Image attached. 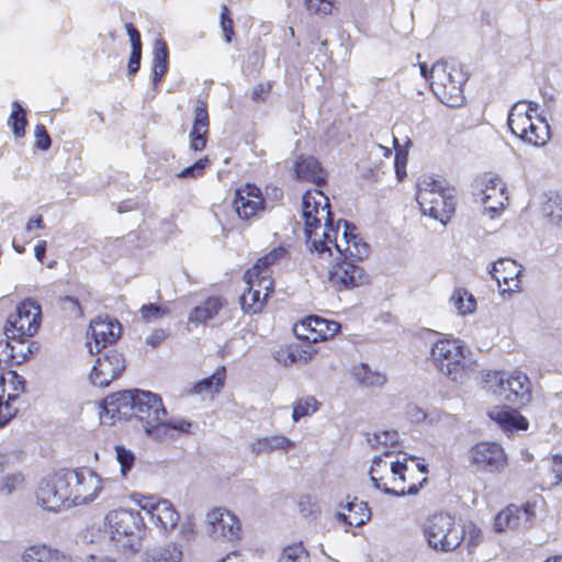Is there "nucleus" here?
Returning a JSON list of instances; mask_svg holds the SVG:
<instances>
[{
    "mask_svg": "<svg viewBox=\"0 0 562 562\" xmlns=\"http://www.w3.org/2000/svg\"><path fill=\"white\" fill-rule=\"evenodd\" d=\"M537 109L538 104L535 102H529L528 105L524 102H517L512 106L507 116V125L515 136L520 139L527 136L526 131L532 125L530 112H536Z\"/></svg>",
    "mask_w": 562,
    "mask_h": 562,
    "instance_id": "nucleus-22",
    "label": "nucleus"
},
{
    "mask_svg": "<svg viewBox=\"0 0 562 562\" xmlns=\"http://www.w3.org/2000/svg\"><path fill=\"white\" fill-rule=\"evenodd\" d=\"M487 415L506 432L526 430L528 428L527 418L516 408L507 407L506 405L493 407Z\"/></svg>",
    "mask_w": 562,
    "mask_h": 562,
    "instance_id": "nucleus-25",
    "label": "nucleus"
},
{
    "mask_svg": "<svg viewBox=\"0 0 562 562\" xmlns=\"http://www.w3.org/2000/svg\"><path fill=\"white\" fill-rule=\"evenodd\" d=\"M259 297H260L259 290L252 291L251 289H249L248 294H244L241 296L243 308L246 310V305L248 304L249 308H251L252 312L256 313L260 308V306L258 305Z\"/></svg>",
    "mask_w": 562,
    "mask_h": 562,
    "instance_id": "nucleus-59",
    "label": "nucleus"
},
{
    "mask_svg": "<svg viewBox=\"0 0 562 562\" xmlns=\"http://www.w3.org/2000/svg\"><path fill=\"white\" fill-rule=\"evenodd\" d=\"M153 64H169V48L162 38H157L154 43Z\"/></svg>",
    "mask_w": 562,
    "mask_h": 562,
    "instance_id": "nucleus-52",
    "label": "nucleus"
},
{
    "mask_svg": "<svg viewBox=\"0 0 562 562\" xmlns=\"http://www.w3.org/2000/svg\"><path fill=\"white\" fill-rule=\"evenodd\" d=\"M233 205L239 218L250 220L263 209L265 200L257 186L247 183L236 190Z\"/></svg>",
    "mask_w": 562,
    "mask_h": 562,
    "instance_id": "nucleus-18",
    "label": "nucleus"
},
{
    "mask_svg": "<svg viewBox=\"0 0 562 562\" xmlns=\"http://www.w3.org/2000/svg\"><path fill=\"white\" fill-rule=\"evenodd\" d=\"M42 319L40 304L32 299L21 302L14 313L10 314L4 326V334L9 339L31 338L34 336Z\"/></svg>",
    "mask_w": 562,
    "mask_h": 562,
    "instance_id": "nucleus-9",
    "label": "nucleus"
},
{
    "mask_svg": "<svg viewBox=\"0 0 562 562\" xmlns=\"http://www.w3.org/2000/svg\"><path fill=\"white\" fill-rule=\"evenodd\" d=\"M492 191L493 192L499 191L501 194H503L505 191V186L502 183L501 179L497 177L488 179L487 183L485 184V190L483 191V196L481 199L482 203L484 204V206L486 209H488L491 211H496V207L487 205L488 200L492 198V193H490Z\"/></svg>",
    "mask_w": 562,
    "mask_h": 562,
    "instance_id": "nucleus-49",
    "label": "nucleus"
},
{
    "mask_svg": "<svg viewBox=\"0 0 562 562\" xmlns=\"http://www.w3.org/2000/svg\"><path fill=\"white\" fill-rule=\"evenodd\" d=\"M227 514H232L231 512L222 508H214L206 515V521L210 526L209 533L211 536H216L218 532V521H224V518Z\"/></svg>",
    "mask_w": 562,
    "mask_h": 562,
    "instance_id": "nucleus-53",
    "label": "nucleus"
},
{
    "mask_svg": "<svg viewBox=\"0 0 562 562\" xmlns=\"http://www.w3.org/2000/svg\"><path fill=\"white\" fill-rule=\"evenodd\" d=\"M351 519L349 521V526L360 527L364 525L367 521H369L371 513L370 508L368 507V504L366 503V510H352L351 512Z\"/></svg>",
    "mask_w": 562,
    "mask_h": 562,
    "instance_id": "nucleus-58",
    "label": "nucleus"
},
{
    "mask_svg": "<svg viewBox=\"0 0 562 562\" xmlns=\"http://www.w3.org/2000/svg\"><path fill=\"white\" fill-rule=\"evenodd\" d=\"M220 20L224 40L226 43H231L234 35V22L231 18L229 9L226 5L222 7Z\"/></svg>",
    "mask_w": 562,
    "mask_h": 562,
    "instance_id": "nucleus-51",
    "label": "nucleus"
},
{
    "mask_svg": "<svg viewBox=\"0 0 562 562\" xmlns=\"http://www.w3.org/2000/svg\"><path fill=\"white\" fill-rule=\"evenodd\" d=\"M115 452H116V460L121 467V474L123 476H126L127 473L134 467L135 456L130 449H126L124 446H116Z\"/></svg>",
    "mask_w": 562,
    "mask_h": 562,
    "instance_id": "nucleus-45",
    "label": "nucleus"
},
{
    "mask_svg": "<svg viewBox=\"0 0 562 562\" xmlns=\"http://www.w3.org/2000/svg\"><path fill=\"white\" fill-rule=\"evenodd\" d=\"M273 359L284 367L292 366L301 360L307 361V352L297 346L280 347L272 351Z\"/></svg>",
    "mask_w": 562,
    "mask_h": 562,
    "instance_id": "nucleus-34",
    "label": "nucleus"
},
{
    "mask_svg": "<svg viewBox=\"0 0 562 562\" xmlns=\"http://www.w3.org/2000/svg\"><path fill=\"white\" fill-rule=\"evenodd\" d=\"M142 509L146 510L165 531L172 530L179 521V514L171 502L165 498L155 501L154 497H147L142 504Z\"/></svg>",
    "mask_w": 562,
    "mask_h": 562,
    "instance_id": "nucleus-21",
    "label": "nucleus"
},
{
    "mask_svg": "<svg viewBox=\"0 0 562 562\" xmlns=\"http://www.w3.org/2000/svg\"><path fill=\"white\" fill-rule=\"evenodd\" d=\"M369 475H370V481L372 482L373 486L376 488V490H380L382 491L384 494L386 495H391V496H404V495H415L418 493V491L420 490L422 485L424 482L427 481L426 477L423 479V481L416 485V484H412L408 486L407 490L405 488H401L400 491L398 490H395V488H391L389 487L386 484H381V480L382 477L381 476H378L376 473L374 472H369Z\"/></svg>",
    "mask_w": 562,
    "mask_h": 562,
    "instance_id": "nucleus-38",
    "label": "nucleus"
},
{
    "mask_svg": "<svg viewBox=\"0 0 562 562\" xmlns=\"http://www.w3.org/2000/svg\"><path fill=\"white\" fill-rule=\"evenodd\" d=\"M12 341L13 349V363L20 364L29 359V357L38 350V344L30 341L27 338H15L10 339Z\"/></svg>",
    "mask_w": 562,
    "mask_h": 562,
    "instance_id": "nucleus-36",
    "label": "nucleus"
},
{
    "mask_svg": "<svg viewBox=\"0 0 562 562\" xmlns=\"http://www.w3.org/2000/svg\"><path fill=\"white\" fill-rule=\"evenodd\" d=\"M533 518L535 510L531 505L526 504L521 507L509 505L495 517L494 529L497 532H503L507 529H516L521 525L529 528Z\"/></svg>",
    "mask_w": 562,
    "mask_h": 562,
    "instance_id": "nucleus-19",
    "label": "nucleus"
},
{
    "mask_svg": "<svg viewBox=\"0 0 562 562\" xmlns=\"http://www.w3.org/2000/svg\"><path fill=\"white\" fill-rule=\"evenodd\" d=\"M464 347L453 338L438 339L431 347L430 361L434 367L451 381L461 378L465 367Z\"/></svg>",
    "mask_w": 562,
    "mask_h": 562,
    "instance_id": "nucleus-8",
    "label": "nucleus"
},
{
    "mask_svg": "<svg viewBox=\"0 0 562 562\" xmlns=\"http://www.w3.org/2000/svg\"><path fill=\"white\" fill-rule=\"evenodd\" d=\"M142 50H131V55L127 64L128 76H134L140 68Z\"/></svg>",
    "mask_w": 562,
    "mask_h": 562,
    "instance_id": "nucleus-61",
    "label": "nucleus"
},
{
    "mask_svg": "<svg viewBox=\"0 0 562 562\" xmlns=\"http://www.w3.org/2000/svg\"><path fill=\"white\" fill-rule=\"evenodd\" d=\"M551 471L554 474V485H560L562 483V456L555 454L551 460Z\"/></svg>",
    "mask_w": 562,
    "mask_h": 562,
    "instance_id": "nucleus-64",
    "label": "nucleus"
},
{
    "mask_svg": "<svg viewBox=\"0 0 562 562\" xmlns=\"http://www.w3.org/2000/svg\"><path fill=\"white\" fill-rule=\"evenodd\" d=\"M139 312L142 318L147 323L158 321L170 313L169 308L162 307L156 303L144 304Z\"/></svg>",
    "mask_w": 562,
    "mask_h": 562,
    "instance_id": "nucleus-44",
    "label": "nucleus"
},
{
    "mask_svg": "<svg viewBox=\"0 0 562 562\" xmlns=\"http://www.w3.org/2000/svg\"><path fill=\"white\" fill-rule=\"evenodd\" d=\"M430 86L436 94L448 97L447 104L454 106L462 102V87L468 80V74L462 67L449 65L445 60L436 61L430 69Z\"/></svg>",
    "mask_w": 562,
    "mask_h": 562,
    "instance_id": "nucleus-7",
    "label": "nucleus"
},
{
    "mask_svg": "<svg viewBox=\"0 0 562 562\" xmlns=\"http://www.w3.org/2000/svg\"><path fill=\"white\" fill-rule=\"evenodd\" d=\"M361 260L338 255L328 271V280L336 291L352 290L370 282L369 273L360 265Z\"/></svg>",
    "mask_w": 562,
    "mask_h": 562,
    "instance_id": "nucleus-10",
    "label": "nucleus"
},
{
    "mask_svg": "<svg viewBox=\"0 0 562 562\" xmlns=\"http://www.w3.org/2000/svg\"><path fill=\"white\" fill-rule=\"evenodd\" d=\"M293 171L297 180L311 181L317 186L326 182V172L313 156L300 155L294 162Z\"/></svg>",
    "mask_w": 562,
    "mask_h": 562,
    "instance_id": "nucleus-24",
    "label": "nucleus"
},
{
    "mask_svg": "<svg viewBox=\"0 0 562 562\" xmlns=\"http://www.w3.org/2000/svg\"><path fill=\"white\" fill-rule=\"evenodd\" d=\"M122 326L115 318L95 317L91 321L89 331L93 339V345L88 342L90 353H100L108 345L116 342L121 336Z\"/></svg>",
    "mask_w": 562,
    "mask_h": 562,
    "instance_id": "nucleus-17",
    "label": "nucleus"
},
{
    "mask_svg": "<svg viewBox=\"0 0 562 562\" xmlns=\"http://www.w3.org/2000/svg\"><path fill=\"white\" fill-rule=\"evenodd\" d=\"M209 113L206 102L198 100L194 108V120L192 130L189 134L190 148L194 151H200L205 147L206 134L209 132Z\"/></svg>",
    "mask_w": 562,
    "mask_h": 562,
    "instance_id": "nucleus-23",
    "label": "nucleus"
},
{
    "mask_svg": "<svg viewBox=\"0 0 562 562\" xmlns=\"http://www.w3.org/2000/svg\"><path fill=\"white\" fill-rule=\"evenodd\" d=\"M24 484V475L19 472H9L2 476L0 482V493H4L7 495H11L18 490H20Z\"/></svg>",
    "mask_w": 562,
    "mask_h": 562,
    "instance_id": "nucleus-41",
    "label": "nucleus"
},
{
    "mask_svg": "<svg viewBox=\"0 0 562 562\" xmlns=\"http://www.w3.org/2000/svg\"><path fill=\"white\" fill-rule=\"evenodd\" d=\"M35 145L38 149L46 151L52 146V138L43 124H37L34 131Z\"/></svg>",
    "mask_w": 562,
    "mask_h": 562,
    "instance_id": "nucleus-54",
    "label": "nucleus"
},
{
    "mask_svg": "<svg viewBox=\"0 0 562 562\" xmlns=\"http://www.w3.org/2000/svg\"><path fill=\"white\" fill-rule=\"evenodd\" d=\"M207 165H209V159L206 157L201 158V159L196 160L194 164H192L191 166H188L184 169H182L177 175V177L178 178H193V179L199 178L204 173V170L207 167Z\"/></svg>",
    "mask_w": 562,
    "mask_h": 562,
    "instance_id": "nucleus-50",
    "label": "nucleus"
},
{
    "mask_svg": "<svg viewBox=\"0 0 562 562\" xmlns=\"http://www.w3.org/2000/svg\"><path fill=\"white\" fill-rule=\"evenodd\" d=\"M288 255H289L288 249L284 246L280 245V246L273 248L271 251H269L263 257L259 258L252 269L256 271L257 277L265 278V276H262V274L266 272V270L270 266L286 258Z\"/></svg>",
    "mask_w": 562,
    "mask_h": 562,
    "instance_id": "nucleus-35",
    "label": "nucleus"
},
{
    "mask_svg": "<svg viewBox=\"0 0 562 562\" xmlns=\"http://www.w3.org/2000/svg\"><path fill=\"white\" fill-rule=\"evenodd\" d=\"M299 508L303 516H310L314 513L318 512L319 508L317 506V503L315 502L314 497L311 495H302L299 498Z\"/></svg>",
    "mask_w": 562,
    "mask_h": 562,
    "instance_id": "nucleus-56",
    "label": "nucleus"
},
{
    "mask_svg": "<svg viewBox=\"0 0 562 562\" xmlns=\"http://www.w3.org/2000/svg\"><path fill=\"white\" fill-rule=\"evenodd\" d=\"M240 524L237 517L233 514H227L224 518V522L221 525L220 530L215 538L223 537L228 540H235L239 538Z\"/></svg>",
    "mask_w": 562,
    "mask_h": 562,
    "instance_id": "nucleus-42",
    "label": "nucleus"
},
{
    "mask_svg": "<svg viewBox=\"0 0 562 562\" xmlns=\"http://www.w3.org/2000/svg\"><path fill=\"white\" fill-rule=\"evenodd\" d=\"M319 403L314 396H306L293 404L292 418L299 422L301 418L311 415L318 409Z\"/></svg>",
    "mask_w": 562,
    "mask_h": 562,
    "instance_id": "nucleus-39",
    "label": "nucleus"
},
{
    "mask_svg": "<svg viewBox=\"0 0 562 562\" xmlns=\"http://www.w3.org/2000/svg\"><path fill=\"white\" fill-rule=\"evenodd\" d=\"M69 482L65 477V469L44 477L36 492L37 503L47 510L58 512L61 507L69 508Z\"/></svg>",
    "mask_w": 562,
    "mask_h": 562,
    "instance_id": "nucleus-12",
    "label": "nucleus"
},
{
    "mask_svg": "<svg viewBox=\"0 0 562 562\" xmlns=\"http://www.w3.org/2000/svg\"><path fill=\"white\" fill-rule=\"evenodd\" d=\"M369 441L373 447L375 445L393 447L400 442V434L396 430H384L381 432H375L373 435V439H370Z\"/></svg>",
    "mask_w": 562,
    "mask_h": 562,
    "instance_id": "nucleus-48",
    "label": "nucleus"
},
{
    "mask_svg": "<svg viewBox=\"0 0 562 562\" xmlns=\"http://www.w3.org/2000/svg\"><path fill=\"white\" fill-rule=\"evenodd\" d=\"M225 378V367H221L212 375L196 382L193 386V393L201 395H213L214 393H220L224 386Z\"/></svg>",
    "mask_w": 562,
    "mask_h": 562,
    "instance_id": "nucleus-29",
    "label": "nucleus"
},
{
    "mask_svg": "<svg viewBox=\"0 0 562 562\" xmlns=\"http://www.w3.org/2000/svg\"><path fill=\"white\" fill-rule=\"evenodd\" d=\"M327 319L310 315L294 326V334L297 338L306 341H318L326 339Z\"/></svg>",
    "mask_w": 562,
    "mask_h": 562,
    "instance_id": "nucleus-26",
    "label": "nucleus"
},
{
    "mask_svg": "<svg viewBox=\"0 0 562 562\" xmlns=\"http://www.w3.org/2000/svg\"><path fill=\"white\" fill-rule=\"evenodd\" d=\"M293 445V441L288 437L276 435L257 439V441L251 445V450L256 454H261L269 453L273 450H288Z\"/></svg>",
    "mask_w": 562,
    "mask_h": 562,
    "instance_id": "nucleus-31",
    "label": "nucleus"
},
{
    "mask_svg": "<svg viewBox=\"0 0 562 562\" xmlns=\"http://www.w3.org/2000/svg\"><path fill=\"white\" fill-rule=\"evenodd\" d=\"M304 4L312 13L329 14L333 10L331 0H304Z\"/></svg>",
    "mask_w": 562,
    "mask_h": 562,
    "instance_id": "nucleus-55",
    "label": "nucleus"
},
{
    "mask_svg": "<svg viewBox=\"0 0 562 562\" xmlns=\"http://www.w3.org/2000/svg\"><path fill=\"white\" fill-rule=\"evenodd\" d=\"M279 562H310V555L302 542L285 547Z\"/></svg>",
    "mask_w": 562,
    "mask_h": 562,
    "instance_id": "nucleus-40",
    "label": "nucleus"
},
{
    "mask_svg": "<svg viewBox=\"0 0 562 562\" xmlns=\"http://www.w3.org/2000/svg\"><path fill=\"white\" fill-rule=\"evenodd\" d=\"M521 267L510 258H499L494 261L490 269V274L495 279L501 288L502 284L507 288L502 289L501 293H510L519 289L518 278L521 274Z\"/></svg>",
    "mask_w": 562,
    "mask_h": 562,
    "instance_id": "nucleus-20",
    "label": "nucleus"
},
{
    "mask_svg": "<svg viewBox=\"0 0 562 562\" xmlns=\"http://www.w3.org/2000/svg\"><path fill=\"white\" fill-rule=\"evenodd\" d=\"M23 562H74L72 558L64 551L45 544H34L25 549Z\"/></svg>",
    "mask_w": 562,
    "mask_h": 562,
    "instance_id": "nucleus-27",
    "label": "nucleus"
},
{
    "mask_svg": "<svg viewBox=\"0 0 562 562\" xmlns=\"http://www.w3.org/2000/svg\"><path fill=\"white\" fill-rule=\"evenodd\" d=\"M65 477L71 493L70 507L93 502L102 490L100 477L88 468L65 469Z\"/></svg>",
    "mask_w": 562,
    "mask_h": 562,
    "instance_id": "nucleus-11",
    "label": "nucleus"
},
{
    "mask_svg": "<svg viewBox=\"0 0 562 562\" xmlns=\"http://www.w3.org/2000/svg\"><path fill=\"white\" fill-rule=\"evenodd\" d=\"M125 30L130 37L132 49L142 50L143 44L139 31L132 23H126Z\"/></svg>",
    "mask_w": 562,
    "mask_h": 562,
    "instance_id": "nucleus-60",
    "label": "nucleus"
},
{
    "mask_svg": "<svg viewBox=\"0 0 562 562\" xmlns=\"http://www.w3.org/2000/svg\"><path fill=\"white\" fill-rule=\"evenodd\" d=\"M222 307L223 302L220 297H209L191 311L189 321L191 323H206L217 315Z\"/></svg>",
    "mask_w": 562,
    "mask_h": 562,
    "instance_id": "nucleus-30",
    "label": "nucleus"
},
{
    "mask_svg": "<svg viewBox=\"0 0 562 562\" xmlns=\"http://www.w3.org/2000/svg\"><path fill=\"white\" fill-rule=\"evenodd\" d=\"M470 464L477 471L487 473L502 472L507 464V456L503 447L496 442L482 441L469 450Z\"/></svg>",
    "mask_w": 562,
    "mask_h": 562,
    "instance_id": "nucleus-14",
    "label": "nucleus"
},
{
    "mask_svg": "<svg viewBox=\"0 0 562 562\" xmlns=\"http://www.w3.org/2000/svg\"><path fill=\"white\" fill-rule=\"evenodd\" d=\"M353 379L367 387H381L386 383V375L380 371H373L369 364L359 363L352 368Z\"/></svg>",
    "mask_w": 562,
    "mask_h": 562,
    "instance_id": "nucleus-28",
    "label": "nucleus"
},
{
    "mask_svg": "<svg viewBox=\"0 0 562 562\" xmlns=\"http://www.w3.org/2000/svg\"><path fill=\"white\" fill-rule=\"evenodd\" d=\"M526 133L527 136L521 140L533 146H542L550 138V126L543 117H537L536 122L532 120V125Z\"/></svg>",
    "mask_w": 562,
    "mask_h": 562,
    "instance_id": "nucleus-32",
    "label": "nucleus"
},
{
    "mask_svg": "<svg viewBox=\"0 0 562 562\" xmlns=\"http://www.w3.org/2000/svg\"><path fill=\"white\" fill-rule=\"evenodd\" d=\"M105 526L116 547L132 553L140 550L145 524L139 510H111L105 516Z\"/></svg>",
    "mask_w": 562,
    "mask_h": 562,
    "instance_id": "nucleus-4",
    "label": "nucleus"
},
{
    "mask_svg": "<svg viewBox=\"0 0 562 562\" xmlns=\"http://www.w3.org/2000/svg\"><path fill=\"white\" fill-rule=\"evenodd\" d=\"M9 383L11 385L12 391L14 392H24L25 391V379L20 375L16 371H9Z\"/></svg>",
    "mask_w": 562,
    "mask_h": 562,
    "instance_id": "nucleus-62",
    "label": "nucleus"
},
{
    "mask_svg": "<svg viewBox=\"0 0 562 562\" xmlns=\"http://www.w3.org/2000/svg\"><path fill=\"white\" fill-rule=\"evenodd\" d=\"M15 137H23L27 125L26 110L18 102H12V111L8 121Z\"/></svg>",
    "mask_w": 562,
    "mask_h": 562,
    "instance_id": "nucleus-37",
    "label": "nucleus"
},
{
    "mask_svg": "<svg viewBox=\"0 0 562 562\" xmlns=\"http://www.w3.org/2000/svg\"><path fill=\"white\" fill-rule=\"evenodd\" d=\"M482 383L484 389L508 405L520 407L531 400L529 378L520 371H487Z\"/></svg>",
    "mask_w": 562,
    "mask_h": 562,
    "instance_id": "nucleus-2",
    "label": "nucleus"
},
{
    "mask_svg": "<svg viewBox=\"0 0 562 562\" xmlns=\"http://www.w3.org/2000/svg\"><path fill=\"white\" fill-rule=\"evenodd\" d=\"M450 301L452 302V304L456 307V310L458 311V313L461 315L472 313L476 305L475 299L473 297V295H470L468 297V302L465 303L461 291H456L453 293V295L451 296Z\"/></svg>",
    "mask_w": 562,
    "mask_h": 562,
    "instance_id": "nucleus-47",
    "label": "nucleus"
},
{
    "mask_svg": "<svg viewBox=\"0 0 562 562\" xmlns=\"http://www.w3.org/2000/svg\"><path fill=\"white\" fill-rule=\"evenodd\" d=\"M58 306L66 315V317L70 319H78L83 316L82 307L78 301V299L74 296H63L58 300Z\"/></svg>",
    "mask_w": 562,
    "mask_h": 562,
    "instance_id": "nucleus-43",
    "label": "nucleus"
},
{
    "mask_svg": "<svg viewBox=\"0 0 562 562\" xmlns=\"http://www.w3.org/2000/svg\"><path fill=\"white\" fill-rule=\"evenodd\" d=\"M12 352H13L12 341L9 338H7V340H1L0 341V363L4 362L8 366H13L14 364L13 363L14 355Z\"/></svg>",
    "mask_w": 562,
    "mask_h": 562,
    "instance_id": "nucleus-57",
    "label": "nucleus"
},
{
    "mask_svg": "<svg viewBox=\"0 0 562 562\" xmlns=\"http://www.w3.org/2000/svg\"><path fill=\"white\" fill-rule=\"evenodd\" d=\"M424 535L431 549L451 552L463 541L465 530L456 525L452 516L440 513L432 515L427 520Z\"/></svg>",
    "mask_w": 562,
    "mask_h": 562,
    "instance_id": "nucleus-6",
    "label": "nucleus"
},
{
    "mask_svg": "<svg viewBox=\"0 0 562 562\" xmlns=\"http://www.w3.org/2000/svg\"><path fill=\"white\" fill-rule=\"evenodd\" d=\"M416 201L424 215L442 224H446L456 211L454 189L446 187L443 181L430 177L419 179Z\"/></svg>",
    "mask_w": 562,
    "mask_h": 562,
    "instance_id": "nucleus-3",
    "label": "nucleus"
},
{
    "mask_svg": "<svg viewBox=\"0 0 562 562\" xmlns=\"http://www.w3.org/2000/svg\"><path fill=\"white\" fill-rule=\"evenodd\" d=\"M168 412L160 395L140 390L136 395L133 418L138 420L147 437L159 442L173 441L180 435L191 434L193 423L186 418L167 419Z\"/></svg>",
    "mask_w": 562,
    "mask_h": 562,
    "instance_id": "nucleus-1",
    "label": "nucleus"
},
{
    "mask_svg": "<svg viewBox=\"0 0 562 562\" xmlns=\"http://www.w3.org/2000/svg\"><path fill=\"white\" fill-rule=\"evenodd\" d=\"M169 69V64H153L151 65V81L156 87L166 76Z\"/></svg>",
    "mask_w": 562,
    "mask_h": 562,
    "instance_id": "nucleus-63",
    "label": "nucleus"
},
{
    "mask_svg": "<svg viewBox=\"0 0 562 562\" xmlns=\"http://www.w3.org/2000/svg\"><path fill=\"white\" fill-rule=\"evenodd\" d=\"M139 389L124 390L106 396L102 404L101 418H109L111 424L115 420H130L136 407V395Z\"/></svg>",
    "mask_w": 562,
    "mask_h": 562,
    "instance_id": "nucleus-16",
    "label": "nucleus"
},
{
    "mask_svg": "<svg viewBox=\"0 0 562 562\" xmlns=\"http://www.w3.org/2000/svg\"><path fill=\"white\" fill-rule=\"evenodd\" d=\"M124 369L123 355L115 349H109L97 358L90 373V381L95 386L105 387L119 378Z\"/></svg>",
    "mask_w": 562,
    "mask_h": 562,
    "instance_id": "nucleus-15",
    "label": "nucleus"
},
{
    "mask_svg": "<svg viewBox=\"0 0 562 562\" xmlns=\"http://www.w3.org/2000/svg\"><path fill=\"white\" fill-rule=\"evenodd\" d=\"M344 224L342 240H337L338 227L334 228L333 224L330 228L323 233V239L312 240V250L323 256L328 254L331 256V249L329 244L335 246L336 251L340 256H347L364 259L369 255V246L362 240L357 234V228L353 224L346 220H339L338 225Z\"/></svg>",
    "mask_w": 562,
    "mask_h": 562,
    "instance_id": "nucleus-5",
    "label": "nucleus"
},
{
    "mask_svg": "<svg viewBox=\"0 0 562 562\" xmlns=\"http://www.w3.org/2000/svg\"><path fill=\"white\" fill-rule=\"evenodd\" d=\"M544 211L548 216L558 225H562V196L550 198L544 204Z\"/></svg>",
    "mask_w": 562,
    "mask_h": 562,
    "instance_id": "nucleus-46",
    "label": "nucleus"
},
{
    "mask_svg": "<svg viewBox=\"0 0 562 562\" xmlns=\"http://www.w3.org/2000/svg\"><path fill=\"white\" fill-rule=\"evenodd\" d=\"M181 558L182 551L175 543H170L146 551L144 562H180Z\"/></svg>",
    "mask_w": 562,
    "mask_h": 562,
    "instance_id": "nucleus-33",
    "label": "nucleus"
},
{
    "mask_svg": "<svg viewBox=\"0 0 562 562\" xmlns=\"http://www.w3.org/2000/svg\"><path fill=\"white\" fill-rule=\"evenodd\" d=\"M315 193L319 196L318 200L311 191H306L302 196L304 234L310 244L315 239L313 235H316L315 231L321 226L319 214L325 216L326 231L330 228L333 224V214L330 212L328 198L325 196L321 190H315ZM310 247L312 248V245H310Z\"/></svg>",
    "mask_w": 562,
    "mask_h": 562,
    "instance_id": "nucleus-13",
    "label": "nucleus"
}]
</instances>
